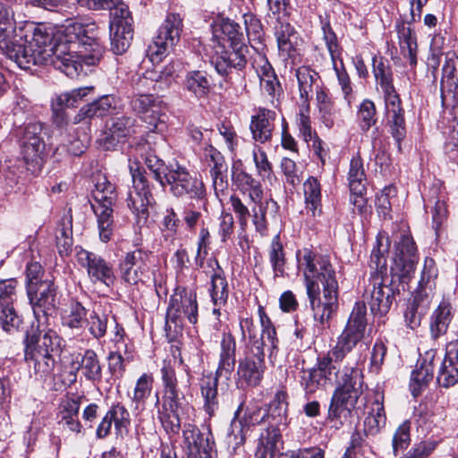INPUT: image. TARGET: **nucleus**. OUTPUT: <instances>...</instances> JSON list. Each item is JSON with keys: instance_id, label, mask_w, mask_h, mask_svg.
Masks as SVG:
<instances>
[{"instance_id": "1", "label": "nucleus", "mask_w": 458, "mask_h": 458, "mask_svg": "<svg viewBox=\"0 0 458 458\" xmlns=\"http://www.w3.org/2000/svg\"><path fill=\"white\" fill-rule=\"evenodd\" d=\"M0 50L21 69L51 64L70 78L77 77L83 64H97L104 53L97 25L73 19L55 31L44 25L17 30L14 23L0 22Z\"/></svg>"}, {"instance_id": "2", "label": "nucleus", "mask_w": 458, "mask_h": 458, "mask_svg": "<svg viewBox=\"0 0 458 458\" xmlns=\"http://www.w3.org/2000/svg\"><path fill=\"white\" fill-rule=\"evenodd\" d=\"M232 182L236 190L242 194H247L250 202L253 224L256 230L261 234L267 229L268 220L276 222L279 206L272 198L262 201L264 190L260 181L255 179L250 174L241 167V165H233L232 167Z\"/></svg>"}, {"instance_id": "3", "label": "nucleus", "mask_w": 458, "mask_h": 458, "mask_svg": "<svg viewBox=\"0 0 458 458\" xmlns=\"http://www.w3.org/2000/svg\"><path fill=\"white\" fill-rule=\"evenodd\" d=\"M372 66L375 79L384 92L386 113L392 136L401 149V141L406 134L404 110L394 86L392 68L386 59L377 55L372 58Z\"/></svg>"}, {"instance_id": "4", "label": "nucleus", "mask_w": 458, "mask_h": 458, "mask_svg": "<svg viewBox=\"0 0 458 458\" xmlns=\"http://www.w3.org/2000/svg\"><path fill=\"white\" fill-rule=\"evenodd\" d=\"M236 363V342L229 332H223L220 340L218 366L215 375L202 377L199 382L201 396L204 400L203 408L209 417L218 411L217 384L219 377L226 380L231 378Z\"/></svg>"}, {"instance_id": "5", "label": "nucleus", "mask_w": 458, "mask_h": 458, "mask_svg": "<svg viewBox=\"0 0 458 458\" xmlns=\"http://www.w3.org/2000/svg\"><path fill=\"white\" fill-rule=\"evenodd\" d=\"M335 383L336 387L328 408V419L331 420H337L342 414L350 413L354 409L362 394L363 375L357 367L344 365Z\"/></svg>"}, {"instance_id": "6", "label": "nucleus", "mask_w": 458, "mask_h": 458, "mask_svg": "<svg viewBox=\"0 0 458 458\" xmlns=\"http://www.w3.org/2000/svg\"><path fill=\"white\" fill-rule=\"evenodd\" d=\"M346 353L334 346L327 353L318 357L313 368L300 372V384L306 395L315 394L318 390L333 385L343 372L344 360Z\"/></svg>"}, {"instance_id": "7", "label": "nucleus", "mask_w": 458, "mask_h": 458, "mask_svg": "<svg viewBox=\"0 0 458 458\" xmlns=\"http://www.w3.org/2000/svg\"><path fill=\"white\" fill-rule=\"evenodd\" d=\"M223 34L228 37L229 49L216 50L212 58L216 71L221 76L227 77L233 70L242 71L247 64L248 47L243 43V35L240 25L229 19L221 24Z\"/></svg>"}, {"instance_id": "8", "label": "nucleus", "mask_w": 458, "mask_h": 458, "mask_svg": "<svg viewBox=\"0 0 458 458\" xmlns=\"http://www.w3.org/2000/svg\"><path fill=\"white\" fill-rule=\"evenodd\" d=\"M161 186L168 187L169 192L176 198L189 197L192 199H202L206 195L204 183L191 174L182 165L175 162L160 169V178L153 176Z\"/></svg>"}, {"instance_id": "9", "label": "nucleus", "mask_w": 458, "mask_h": 458, "mask_svg": "<svg viewBox=\"0 0 458 458\" xmlns=\"http://www.w3.org/2000/svg\"><path fill=\"white\" fill-rule=\"evenodd\" d=\"M243 406L242 403L234 414V420L232 422V431L229 438L233 437L235 445H241L245 440V428L250 426L276 423V424H287L286 405L279 403H272L268 408L254 406L248 408L244 416L239 420L236 418L239 416L241 410Z\"/></svg>"}, {"instance_id": "10", "label": "nucleus", "mask_w": 458, "mask_h": 458, "mask_svg": "<svg viewBox=\"0 0 458 458\" xmlns=\"http://www.w3.org/2000/svg\"><path fill=\"white\" fill-rule=\"evenodd\" d=\"M299 269L302 271L306 289L338 284L336 272L327 255L305 248L297 253Z\"/></svg>"}, {"instance_id": "11", "label": "nucleus", "mask_w": 458, "mask_h": 458, "mask_svg": "<svg viewBox=\"0 0 458 458\" xmlns=\"http://www.w3.org/2000/svg\"><path fill=\"white\" fill-rule=\"evenodd\" d=\"M258 313L262 327L259 336L258 327L254 324L251 318H242L240 321V328L242 336L247 340L249 351L264 350L265 345H268L270 352L269 359L272 360L276 357L278 352V338L276 336V327L262 306H259Z\"/></svg>"}, {"instance_id": "12", "label": "nucleus", "mask_w": 458, "mask_h": 458, "mask_svg": "<svg viewBox=\"0 0 458 458\" xmlns=\"http://www.w3.org/2000/svg\"><path fill=\"white\" fill-rule=\"evenodd\" d=\"M394 265L391 267L392 273L401 279L410 277L415 271L419 259L415 242L410 233L403 228L394 232Z\"/></svg>"}, {"instance_id": "13", "label": "nucleus", "mask_w": 458, "mask_h": 458, "mask_svg": "<svg viewBox=\"0 0 458 458\" xmlns=\"http://www.w3.org/2000/svg\"><path fill=\"white\" fill-rule=\"evenodd\" d=\"M198 302L196 293L186 289H177L170 297L169 305L166 310L165 329L172 330L171 324H174V330L184 326V320L191 324L198 321Z\"/></svg>"}, {"instance_id": "14", "label": "nucleus", "mask_w": 458, "mask_h": 458, "mask_svg": "<svg viewBox=\"0 0 458 458\" xmlns=\"http://www.w3.org/2000/svg\"><path fill=\"white\" fill-rule=\"evenodd\" d=\"M42 131L43 126L40 123H30L22 129L20 140L22 158L27 169L32 174L41 170L47 156Z\"/></svg>"}, {"instance_id": "15", "label": "nucleus", "mask_w": 458, "mask_h": 458, "mask_svg": "<svg viewBox=\"0 0 458 458\" xmlns=\"http://www.w3.org/2000/svg\"><path fill=\"white\" fill-rule=\"evenodd\" d=\"M182 27V22L179 14L169 13L166 16L147 50V56L153 64H159L169 49L176 44Z\"/></svg>"}, {"instance_id": "16", "label": "nucleus", "mask_w": 458, "mask_h": 458, "mask_svg": "<svg viewBox=\"0 0 458 458\" xmlns=\"http://www.w3.org/2000/svg\"><path fill=\"white\" fill-rule=\"evenodd\" d=\"M306 293L314 319L325 325L332 318L338 309V284L322 285V289L320 286L306 289Z\"/></svg>"}, {"instance_id": "17", "label": "nucleus", "mask_w": 458, "mask_h": 458, "mask_svg": "<svg viewBox=\"0 0 458 458\" xmlns=\"http://www.w3.org/2000/svg\"><path fill=\"white\" fill-rule=\"evenodd\" d=\"M367 325L366 304L363 301H357L335 346L346 354L350 353L364 338Z\"/></svg>"}, {"instance_id": "18", "label": "nucleus", "mask_w": 458, "mask_h": 458, "mask_svg": "<svg viewBox=\"0 0 458 458\" xmlns=\"http://www.w3.org/2000/svg\"><path fill=\"white\" fill-rule=\"evenodd\" d=\"M130 172L132 178L133 190L129 193L127 205L138 217L139 221H146L148 216V207L155 205L156 200L144 172L139 166L136 168L130 166Z\"/></svg>"}, {"instance_id": "19", "label": "nucleus", "mask_w": 458, "mask_h": 458, "mask_svg": "<svg viewBox=\"0 0 458 458\" xmlns=\"http://www.w3.org/2000/svg\"><path fill=\"white\" fill-rule=\"evenodd\" d=\"M47 320L37 319V326L32 324L31 329L25 338V350L45 354H57L62 349V339L57 333L45 325Z\"/></svg>"}, {"instance_id": "20", "label": "nucleus", "mask_w": 458, "mask_h": 458, "mask_svg": "<svg viewBox=\"0 0 458 458\" xmlns=\"http://www.w3.org/2000/svg\"><path fill=\"white\" fill-rule=\"evenodd\" d=\"M36 319L48 320L56 310V286L51 276L27 291Z\"/></svg>"}, {"instance_id": "21", "label": "nucleus", "mask_w": 458, "mask_h": 458, "mask_svg": "<svg viewBox=\"0 0 458 458\" xmlns=\"http://www.w3.org/2000/svg\"><path fill=\"white\" fill-rule=\"evenodd\" d=\"M160 101L152 94H136L131 97L130 105L140 118L151 131H165L166 128Z\"/></svg>"}, {"instance_id": "22", "label": "nucleus", "mask_w": 458, "mask_h": 458, "mask_svg": "<svg viewBox=\"0 0 458 458\" xmlns=\"http://www.w3.org/2000/svg\"><path fill=\"white\" fill-rule=\"evenodd\" d=\"M149 270V253L140 248L126 252L119 260L118 272L129 284L143 282Z\"/></svg>"}, {"instance_id": "23", "label": "nucleus", "mask_w": 458, "mask_h": 458, "mask_svg": "<svg viewBox=\"0 0 458 458\" xmlns=\"http://www.w3.org/2000/svg\"><path fill=\"white\" fill-rule=\"evenodd\" d=\"M184 399L182 391H163L162 400L157 395V418L165 431L169 435H176L181 429V420L178 410Z\"/></svg>"}, {"instance_id": "24", "label": "nucleus", "mask_w": 458, "mask_h": 458, "mask_svg": "<svg viewBox=\"0 0 458 458\" xmlns=\"http://www.w3.org/2000/svg\"><path fill=\"white\" fill-rule=\"evenodd\" d=\"M395 296V290L384 283V279L376 277L369 280L362 294L363 301L368 302L371 313L383 317L390 310Z\"/></svg>"}, {"instance_id": "25", "label": "nucleus", "mask_w": 458, "mask_h": 458, "mask_svg": "<svg viewBox=\"0 0 458 458\" xmlns=\"http://www.w3.org/2000/svg\"><path fill=\"white\" fill-rule=\"evenodd\" d=\"M162 131L149 130L146 137H141L131 147V154L136 158H141L153 176H157L158 179L160 178V169L165 164L156 154L157 144L164 141V138L160 134Z\"/></svg>"}, {"instance_id": "26", "label": "nucleus", "mask_w": 458, "mask_h": 458, "mask_svg": "<svg viewBox=\"0 0 458 458\" xmlns=\"http://www.w3.org/2000/svg\"><path fill=\"white\" fill-rule=\"evenodd\" d=\"M265 369L264 350L246 352L244 358L238 362L237 385L241 387L259 386L263 378Z\"/></svg>"}, {"instance_id": "27", "label": "nucleus", "mask_w": 458, "mask_h": 458, "mask_svg": "<svg viewBox=\"0 0 458 458\" xmlns=\"http://www.w3.org/2000/svg\"><path fill=\"white\" fill-rule=\"evenodd\" d=\"M78 263L86 268L89 280L110 286L114 283L115 276L112 264L101 256L81 249L76 253Z\"/></svg>"}, {"instance_id": "28", "label": "nucleus", "mask_w": 458, "mask_h": 458, "mask_svg": "<svg viewBox=\"0 0 458 458\" xmlns=\"http://www.w3.org/2000/svg\"><path fill=\"white\" fill-rule=\"evenodd\" d=\"M17 281H0V324L5 332L17 330L22 320L13 307L16 299Z\"/></svg>"}, {"instance_id": "29", "label": "nucleus", "mask_w": 458, "mask_h": 458, "mask_svg": "<svg viewBox=\"0 0 458 458\" xmlns=\"http://www.w3.org/2000/svg\"><path fill=\"white\" fill-rule=\"evenodd\" d=\"M182 436L188 458H213L215 442L209 430L201 432L196 426L186 424Z\"/></svg>"}, {"instance_id": "30", "label": "nucleus", "mask_w": 458, "mask_h": 458, "mask_svg": "<svg viewBox=\"0 0 458 458\" xmlns=\"http://www.w3.org/2000/svg\"><path fill=\"white\" fill-rule=\"evenodd\" d=\"M72 367L75 368L87 381L92 384H98L102 381V364L98 355L92 349H87L83 352L78 353L72 360Z\"/></svg>"}, {"instance_id": "31", "label": "nucleus", "mask_w": 458, "mask_h": 458, "mask_svg": "<svg viewBox=\"0 0 458 458\" xmlns=\"http://www.w3.org/2000/svg\"><path fill=\"white\" fill-rule=\"evenodd\" d=\"M437 381L445 388L458 383V341L451 342L446 345L445 356L439 369Z\"/></svg>"}, {"instance_id": "32", "label": "nucleus", "mask_w": 458, "mask_h": 458, "mask_svg": "<svg viewBox=\"0 0 458 458\" xmlns=\"http://www.w3.org/2000/svg\"><path fill=\"white\" fill-rule=\"evenodd\" d=\"M275 35L279 53L284 58L293 57L298 44V33L285 18L277 17L275 26Z\"/></svg>"}, {"instance_id": "33", "label": "nucleus", "mask_w": 458, "mask_h": 458, "mask_svg": "<svg viewBox=\"0 0 458 458\" xmlns=\"http://www.w3.org/2000/svg\"><path fill=\"white\" fill-rule=\"evenodd\" d=\"M388 250V237L385 236L383 233H379L377 237L376 245L373 247L370 254L369 263L370 276L369 280H375L376 277L384 279L387 269L386 254Z\"/></svg>"}, {"instance_id": "34", "label": "nucleus", "mask_w": 458, "mask_h": 458, "mask_svg": "<svg viewBox=\"0 0 458 458\" xmlns=\"http://www.w3.org/2000/svg\"><path fill=\"white\" fill-rule=\"evenodd\" d=\"M275 118L276 113L266 108H259L257 114L252 115L250 128L256 141L265 143L271 140Z\"/></svg>"}, {"instance_id": "35", "label": "nucleus", "mask_w": 458, "mask_h": 458, "mask_svg": "<svg viewBox=\"0 0 458 458\" xmlns=\"http://www.w3.org/2000/svg\"><path fill=\"white\" fill-rule=\"evenodd\" d=\"M136 120L127 115L112 117L106 123L105 144L114 146L120 139L134 132Z\"/></svg>"}, {"instance_id": "36", "label": "nucleus", "mask_w": 458, "mask_h": 458, "mask_svg": "<svg viewBox=\"0 0 458 458\" xmlns=\"http://www.w3.org/2000/svg\"><path fill=\"white\" fill-rule=\"evenodd\" d=\"M433 356L427 353L426 358L418 360L416 369L412 371L411 377L410 388L413 396L420 394L422 389L433 378L434 366Z\"/></svg>"}, {"instance_id": "37", "label": "nucleus", "mask_w": 458, "mask_h": 458, "mask_svg": "<svg viewBox=\"0 0 458 458\" xmlns=\"http://www.w3.org/2000/svg\"><path fill=\"white\" fill-rule=\"evenodd\" d=\"M114 206L91 203V208L97 217L99 239L108 242L114 233Z\"/></svg>"}, {"instance_id": "38", "label": "nucleus", "mask_w": 458, "mask_h": 458, "mask_svg": "<svg viewBox=\"0 0 458 458\" xmlns=\"http://www.w3.org/2000/svg\"><path fill=\"white\" fill-rule=\"evenodd\" d=\"M383 402V394L379 392L377 393L370 411L364 420V430L367 435L377 434L386 425V417Z\"/></svg>"}, {"instance_id": "39", "label": "nucleus", "mask_w": 458, "mask_h": 458, "mask_svg": "<svg viewBox=\"0 0 458 458\" xmlns=\"http://www.w3.org/2000/svg\"><path fill=\"white\" fill-rule=\"evenodd\" d=\"M383 402V394L379 392L377 393L370 411L364 420V430L367 435L377 434L386 425V417Z\"/></svg>"}, {"instance_id": "40", "label": "nucleus", "mask_w": 458, "mask_h": 458, "mask_svg": "<svg viewBox=\"0 0 458 458\" xmlns=\"http://www.w3.org/2000/svg\"><path fill=\"white\" fill-rule=\"evenodd\" d=\"M453 308L445 301L439 303L430 317L429 328L434 339L440 337L447 332L449 324L453 318Z\"/></svg>"}, {"instance_id": "41", "label": "nucleus", "mask_w": 458, "mask_h": 458, "mask_svg": "<svg viewBox=\"0 0 458 458\" xmlns=\"http://www.w3.org/2000/svg\"><path fill=\"white\" fill-rule=\"evenodd\" d=\"M25 360L30 367L33 368L35 376L42 380H46L53 375L55 360L54 355L32 352L29 353L24 351Z\"/></svg>"}, {"instance_id": "42", "label": "nucleus", "mask_w": 458, "mask_h": 458, "mask_svg": "<svg viewBox=\"0 0 458 458\" xmlns=\"http://www.w3.org/2000/svg\"><path fill=\"white\" fill-rule=\"evenodd\" d=\"M161 379L163 391H186L191 386V376L189 374L177 375L175 369L170 363L164 362L161 369Z\"/></svg>"}, {"instance_id": "43", "label": "nucleus", "mask_w": 458, "mask_h": 458, "mask_svg": "<svg viewBox=\"0 0 458 458\" xmlns=\"http://www.w3.org/2000/svg\"><path fill=\"white\" fill-rule=\"evenodd\" d=\"M295 75L298 81L301 104H310V94L312 92L313 86L315 85L317 89H319L318 86L319 75L308 66L299 67Z\"/></svg>"}, {"instance_id": "44", "label": "nucleus", "mask_w": 458, "mask_h": 458, "mask_svg": "<svg viewBox=\"0 0 458 458\" xmlns=\"http://www.w3.org/2000/svg\"><path fill=\"white\" fill-rule=\"evenodd\" d=\"M366 181L365 170L362 159L360 156L353 157L350 162V168L348 172V182L351 191L357 195L356 199L363 201L360 196L365 190L364 182ZM358 199H355V202Z\"/></svg>"}, {"instance_id": "45", "label": "nucleus", "mask_w": 458, "mask_h": 458, "mask_svg": "<svg viewBox=\"0 0 458 458\" xmlns=\"http://www.w3.org/2000/svg\"><path fill=\"white\" fill-rule=\"evenodd\" d=\"M153 383L154 377L150 373H143L137 379L132 394L129 395L134 410H144L146 400L152 392Z\"/></svg>"}, {"instance_id": "46", "label": "nucleus", "mask_w": 458, "mask_h": 458, "mask_svg": "<svg viewBox=\"0 0 458 458\" xmlns=\"http://www.w3.org/2000/svg\"><path fill=\"white\" fill-rule=\"evenodd\" d=\"M80 410L79 402L70 399L60 405L59 424L72 432L81 433L82 426L78 420Z\"/></svg>"}, {"instance_id": "47", "label": "nucleus", "mask_w": 458, "mask_h": 458, "mask_svg": "<svg viewBox=\"0 0 458 458\" xmlns=\"http://www.w3.org/2000/svg\"><path fill=\"white\" fill-rule=\"evenodd\" d=\"M184 88L197 98L206 97L211 89L207 73L202 71H191L184 79Z\"/></svg>"}, {"instance_id": "48", "label": "nucleus", "mask_w": 458, "mask_h": 458, "mask_svg": "<svg viewBox=\"0 0 458 458\" xmlns=\"http://www.w3.org/2000/svg\"><path fill=\"white\" fill-rule=\"evenodd\" d=\"M398 38L402 54L409 59L410 65L414 67L417 64L415 32L410 27L402 26L398 30Z\"/></svg>"}, {"instance_id": "49", "label": "nucleus", "mask_w": 458, "mask_h": 458, "mask_svg": "<svg viewBox=\"0 0 458 458\" xmlns=\"http://www.w3.org/2000/svg\"><path fill=\"white\" fill-rule=\"evenodd\" d=\"M211 279L210 296L215 306L214 314H220L219 308L224 306L228 299V283L224 274H214Z\"/></svg>"}, {"instance_id": "50", "label": "nucleus", "mask_w": 458, "mask_h": 458, "mask_svg": "<svg viewBox=\"0 0 458 458\" xmlns=\"http://www.w3.org/2000/svg\"><path fill=\"white\" fill-rule=\"evenodd\" d=\"M303 191L306 208L315 216L317 212H320L321 206V189L318 179L313 176L309 177L303 183Z\"/></svg>"}, {"instance_id": "51", "label": "nucleus", "mask_w": 458, "mask_h": 458, "mask_svg": "<svg viewBox=\"0 0 458 458\" xmlns=\"http://www.w3.org/2000/svg\"><path fill=\"white\" fill-rule=\"evenodd\" d=\"M252 157L257 175L261 179V181L272 183L276 177L273 170V165L268 160L267 153L260 147L255 146L252 149Z\"/></svg>"}, {"instance_id": "52", "label": "nucleus", "mask_w": 458, "mask_h": 458, "mask_svg": "<svg viewBox=\"0 0 458 458\" xmlns=\"http://www.w3.org/2000/svg\"><path fill=\"white\" fill-rule=\"evenodd\" d=\"M94 203L114 206L117 199L115 186L106 177H99L92 192Z\"/></svg>"}, {"instance_id": "53", "label": "nucleus", "mask_w": 458, "mask_h": 458, "mask_svg": "<svg viewBox=\"0 0 458 458\" xmlns=\"http://www.w3.org/2000/svg\"><path fill=\"white\" fill-rule=\"evenodd\" d=\"M316 100L323 123L327 128H331L334 125V116L335 114V107L332 98L325 89L319 88L316 90Z\"/></svg>"}, {"instance_id": "54", "label": "nucleus", "mask_w": 458, "mask_h": 458, "mask_svg": "<svg viewBox=\"0 0 458 458\" xmlns=\"http://www.w3.org/2000/svg\"><path fill=\"white\" fill-rule=\"evenodd\" d=\"M111 317L105 312L92 310L86 318V327L93 338L99 340L106 334Z\"/></svg>"}, {"instance_id": "55", "label": "nucleus", "mask_w": 458, "mask_h": 458, "mask_svg": "<svg viewBox=\"0 0 458 458\" xmlns=\"http://www.w3.org/2000/svg\"><path fill=\"white\" fill-rule=\"evenodd\" d=\"M132 28H113L110 26L111 49L115 55L123 54L131 45Z\"/></svg>"}, {"instance_id": "56", "label": "nucleus", "mask_w": 458, "mask_h": 458, "mask_svg": "<svg viewBox=\"0 0 458 458\" xmlns=\"http://www.w3.org/2000/svg\"><path fill=\"white\" fill-rule=\"evenodd\" d=\"M174 72V64H169L161 70L148 71L145 79L153 82V89L155 90H161L170 85Z\"/></svg>"}, {"instance_id": "57", "label": "nucleus", "mask_w": 458, "mask_h": 458, "mask_svg": "<svg viewBox=\"0 0 458 458\" xmlns=\"http://www.w3.org/2000/svg\"><path fill=\"white\" fill-rule=\"evenodd\" d=\"M281 426L284 427L286 424L267 423L259 436V445L277 451L282 441Z\"/></svg>"}, {"instance_id": "58", "label": "nucleus", "mask_w": 458, "mask_h": 458, "mask_svg": "<svg viewBox=\"0 0 458 458\" xmlns=\"http://www.w3.org/2000/svg\"><path fill=\"white\" fill-rule=\"evenodd\" d=\"M269 261L272 265L275 276H283L284 272L285 258L284 247L280 242L279 235H276L269 250Z\"/></svg>"}, {"instance_id": "59", "label": "nucleus", "mask_w": 458, "mask_h": 458, "mask_svg": "<svg viewBox=\"0 0 458 458\" xmlns=\"http://www.w3.org/2000/svg\"><path fill=\"white\" fill-rule=\"evenodd\" d=\"M94 89L93 87H82L60 94L55 98V106L74 107Z\"/></svg>"}, {"instance_id": "60", "label": "nucleus", "mask_w": 458, "mask_h": 458, "mask_svg": "<svg viewBox=\"0 0 458 458\" xmlns=\"http://www.w3.org/2000/svg\"><path fill=\"white\" fill-rule=\"evenodd\" d=\"M428 205H432L431 213H432V220H433V228L436 231V234L438 236L440 234L441 226L446 221L447 218V208L445 202L440 198L432 196L428 199Z\"/></svg>"}, {"instance_id": "61", "label": "nucleus", "mask_w": 458, "mask_h": 458, "mask_svg": "<svg viewBox=\"0 0 458 458\" xmlns=\"http://www.w3.org/2000/svg\"><path fill=\"white\" fill-rule=\"evenodd\" d=\"M309 113L310 104H300V110L297 115L296 123L300 135L306 142L310 141L315 136H317L316 131L311 127Z\"/></svg>"}, {"instance_id": "62", "label": "nucleus", "mask_w": 458, "mask_h": 458, "mask_svg": "<svg viewBox=\"0 0 458 458\" xmlns=\"http://www.w3.org/2000/svg\"><path fill=\"white\" fill-rule=\"evenodd\" d=\"M377 109L373 101L364 99L358 111V118L360 121V129L363 131H368L377 122Z\"/></svg>"}, {"instance_id": "63", "label": "nucleus", "mask_w": 458, "mask_h": 458, "mask_svg": "<svg viewBox=\"0 0 458 458\" xmlns=\"http://www.w3.org/2000/svg\"><path fill=\"white\" fill-rule=\"evenodd\" d=\"M56 248L61 256H68L72 249V230L71 222L63 224L56 231Z\"/></svg>"}, {"instance_id": "64", "label": "nucleus", "mask_w": 458, "mask_h": 458, "mask_svg": "<svg viewBox=\"0 0 458 458\" xmlns=\"http://www.w3.org/2000/svg\"><path fill=\"white\" fill-rule=\"evenodd\" d=\"M87 310L80 302L71 304L69 312L63 317V324L70 328H81L86 322Z\"/></svg>"}]
</instances>
